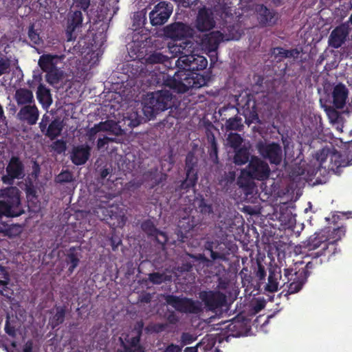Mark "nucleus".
<instances>
[{
	"label": "nucleus",
	"instance_id": "nucleus-58",
	"mask_svg": "<svg viewBox=\"0 0 352 352\" xmlns=\"http://www.w3.org/2000/svg\"><path fill=\"white\" fill-rule=\"evenodd\" d=\"M10 66V64L9 60L0 58V76L8 72Z\"/></svg>",
	"mask_w": 352,
	"mask_h": 352
},
{
	"label": "nucleus",
	"instance_id": "nucleus-40",
	"mask_svg": "<svg viewBox=\"0 0 352 352\" xmlns=\"http://www.w3.org/2000/svg\"><path fill=\"white\" fill-rule=\"evenodd\" d=\"M250 159L249 150L245 147L239 148L235 150L234 162L236 165L245 164Z\"/></svg>",
	"mask_w": 352,
	"mask_h": 352
},
{
	"label": "nucleus",
	"instance_id": "nucleus-37",
	"mask_svg": "<svg viewBox=\"0 0 352 352\" xmlns=\"http://www.w3.org/2000/svg\"><path fill=\"white\" fill-rule=\"evenodd\" d=\"M63 78V72L58 67L46 72V81L51 85H58Z\"/></svg>",
	"mask_w": 352,
	"mask_h": 352
},
{
	"label": "nucleus",
	"instance_id": "nucleus-8",
	"mask_svg": "<svg viewBox=\"0 0 352 352\" xmlns=\"http://www.w3.org/2000/svg\"><path fill=\"white\" fill-rule=\"evenodd\" d=\"M164 300L167 305L180 313L197 314L201 311L200 302L192 298L167 294L164 296Z\"/></svg>",
	"mask_w": 352,
	"mask_h": 352
},
{
	"label": "nucleus",
	"instance_id": "nucleus-29",
	"mask_svg": "<svg viewBox=\"0 0 352 352\" xmlns=\"http://www.w3.org/2000/svg\"><path fill=\"white\" fill-rule=\"evenodd\" d=\"M80 249L79 247H71L66 254L65 262L68 267V272L72 274L80 263Z\"/></svg>",
	"mask_w": 352,
	"mask_h": 352
},
{
	"label": "nucleus",
	"instance_id": "nucleus-20",
	"mask_svg": "<svg viewBox=\"0 0 352 352\" xmlns=\"http://www.w3.org/2000/svg\"><path fill=\"white\" fill-rule=\"evenodd\" d=\"M256 13L258 21L262 26H272L278 19V13L274 10L267 8L263 4L256 6Z\"/></svg>",
	"mask_w": 352,
	"mask_h": 352
},
{
	"label": "nucleus",
	"instance_id": "nucleus-26",
	"mask_svg": "<svg viewBox=\"0 0 352 352\" xmlns=\"http://www.w3.org/2000/svg\"><path fill=\"white\" fill-rule=\"evenodd\" d=\"M122 122H119V123H117L113 120L100 122L93 128V130H94L96 133L98 131H111L116 135H122L127 131L122 126Z\"/></svg>",
	"mask_w": 352,
	"mask_h": 352
},
{
	"label": "nucleus",
	"instance_id": "nucleus-51",
	"mask_svg": "<svg viewBox=\"0 0 352 352\" xmlns=\"http://www.w3.org/2000/svg\"><path fill=\"white\" fill-rule=\"evenodd\" d=\"M51 147L56 153L61 154L65 151L67 145L63 140H57L52 144Z\"/></svg>",
	"mask_w": 352,
	"mask_h": 352
},
{
	"label": "nucleus",
	"instance_id": "nucleus-6",
	"mask_svg": "<svg viewBox=\"0 0 352 352\" xmlns=\"http://www.w3.org/2000/svg\"><path fill=\"white\" fill-rule=\"evenodd\" d=\"M92 213L100 221H105L114 226L119 227L125 223L124 210L118 204H110L109 200L100 201L99 204L92 208Z\"/></svg>",
	"mask_w": 352,
	"mask_h": 352
},
{
	"label": "nucleus",
	"instance_id": "nucleus-64",
	"mask_svg": "<svg viewBox=\"0 0 352 352\" xmlns=\"http://www.w3.org/2000/svg\"><path fill=\"white\" fill-rule=\"evenodd\" d=\"M167 320L169 323L175 324L179 321V318L174 311H170L167 315Z\"/></svg>",
	"mask_w": 352,
	"mask_h": 352
},
{
	"label": "nucleus",
	"instance_id": "nucleus-49",
	"mask_svg": "<svg viewBox=\"0 0 352 352\" xmlns=\"http://www.w3.org/2000/svg\"><path fill=\"white\" fill-rule=\"evenodd\" d=\"M28 38L34 45H39L42 41L40 34L37 30L34 29V25L31 24L28 28Z\"/></svg>",
	"mask_w": 352,
	"mask_h": 352
},
{
	"label": "nucleus",
	"instance_id": "nucleus-3",
	"mask_svg": "<svg viewBox=\"0 0 352 352\" xmlns=\"http://www.w3.org/2000/svg\"><path fill=\"white\" fill-rule=\"evenodd\" d=\"M328 232L327 236L323 232H315L302 243V248L307 250H312L315 261L319 263L334 260L341 252L338 242L345 235L346 228L340 226Z\"/></svg>",
	"mask_w": 352,
	"mask_h": 352
},
{
	"label": "nucleus",
	"instance_id": "nucleus-43",
	"mask_svg": "<svg viewBox=\"0 0 352 352\" xmlns=\"http://www.w3.org/2000/svg\"><path fill=\"white\" fill-rule=\"evenodd\" d=\"M219 118L221 121L228 120L229 118L235 116V115L238 114L239 111L238 109L235 108L234 106H226L223 107L219 110Z\"/></svg>",
	"mask_w": 352,
	"mask_h": 352
},
{
	"label": "nucleus",
	"instance_id": "nucleus-14",
	"mask_svg": "<svg viewBox=\"0 0 352 352\" xmlns=\"http://www.w3.org/2000/svg\"><path fill=\"white\" fill-rule=\"evenodd\" d=\"M83 21L82 12L80 10H70L67 14L65 34L67 41H72L76 38V30L82 27Z\"/></svg>",
	"mask_w": 352,
	"mask_h": 352
},
{
	"label": "nucleus",
	"instance_id": "nucleus-28",
	"mask_svg": "<svg viewBox=\"0 0 352 352\" xmlns=\"http://www.w3.org/2000/svg\"><path fill=\"white\" fill-rule=\"evenodd\" d=\"M327 158H329L330 160V164L328 166V169L329 170H334L335 168L346 166L347 164H349V162H346L345 160L343 159L342 154L340 152L335 151L330 153L329 155H327L326 158H320V166H322L325 162Z\"/></svg>",
	"mask_w": 352,
	"mask_h": 352
},
{
	"label": "nucleus",
	"instance_id": "nucleus-38",
	"mask_svg": "<svg viewBox=\"0 0 352 352\" xmlns=\"http://www.w3.org/2000/svg\"><path fill=\"white\" fill-rule=\"evenodd\" d=\"M145 60L148 65H165L166 63L169 62V58L167 56L164 55L162 52L155 51L148 54Z\"/></svg>",
	"mask_w": 352,
	"mask_h": 352
},
{
	"label": "nucleus",
	"instance_id": "nucleus-7",
	"mask_svg": "<svg viewBox=\"0 0 352 352\" xmlns=\"http://www.w3.org/2000/svg\"><path fill=\"white\" fill-rule=\"evenodd\" d=\"M198 157L193 152H188L185 159L186 178L176 188V191L188 192L193 188L198 180Z\"/></svg>",
	"mask_w": 352,
	"mask_h": 352
},
{
	"label": "nucleus",
	"instance_id": "nucleus-33",
	"mask_svg": "<svg viewBox=\"0 0 352 352\" xmlns=\"http://www.w3.org/2000/svg\"><path fill=\"white\" fill-rule=\"evenodd\" d=\"M36 98L43 108L47 109L52 103L50 90L42 83H40L36 91Z\"/></svg>",
	"mask_w": 352,
	"mask_h": 352
},
{
	"label": "nucleus",
	"instance_id": "nucleus-23",
	"mask_svg": "<svg viewBox=\"0 0 352 352\" xmlns=\"http://www.w3.org/2000/svg\"><path fill=\"white\" fill-rule=\"evenodd\" d=\"M222 39V33L219 31H214L204 35L201 39V45L209 52H214L217 50Z\"/></svg>",
	"mask_w": 352,
	"mask_h": 352
},
{
	"label": "nucleus",
	"instance_id": "nucleus-21",
	"mask_svg": "<svg viewBox=\"0 0 352 352\" xmlns=\"http://www.w3.org/2000/svg\"><path fill=\"white\" fill-rule=\"evenodd\" d=\"M141 228L148 236L154 238L155 241L161 245H164L168 241L166 234L158 230L151 219L144 221L141 224Z\"/></svg>",
	"mask_w": 352,
	"mask_h": 352
},
{
	"label": "nucleus",
	"instance_id": "nucleus-41",
	"mask_svg": "<svg viewBox=\"0 0 352 352\" xmlns=\"http://www.w3.org/2000/svg\"><path fill=\"white\" fill-rule=\"evenodd\" d=\"M225 129L227 131H241L243 128V124L242 122V118L238 116V114L235 115V116L229 118L225 122Z\"/></svg>",
	"mask_w": 352,
	"mask_h": 352
},
{
	"label": "nucleus",
	"instance_id": "nucleus-32",
	"mask_svg": "<svg viewBox=\"0 0 352 352\" xmlns=\"http://www.w3.org/2000/svg\"><path fill=\"white\" fill-rule=\"evenodd\" d=\"M15 100L19 106L29 105L34 102L33 93L26 88H20L16 91Z\"/></svg>",
	"mask_w": 352,
	"mask_h": 352
},
{
	"label": "nucleus",
	"instance_id": "nucleus-60",
	"mask_svg": "<svg viewBox=\"0 0 352 352\" xmlns=\"http://www.w3.org/2000/svg\"><path fill=\"white\" fill-rule=\"evenodd\" d=\"M114 139L109 137H104L103 138H99L98 140V148H102L106 144H108L109 142H113Z\"/></svg>",
	"mask_w": 352,
	"mask_h": 352
},
{
	"label": "nucleus",
	"instance_id": "nucleus-1",
	"mask_svg": "<svg viewBox=\"0 0 352 352\" xmlns=\"http://www.w3.org/2000/svg\"><path fill=\"white\" fill-rule=\"evenodd\" d=\"M176 66L178 71L171 76L164 72L152 75V79L157 85L168 87L178 94H183L190 89H199L207 85L210 80L208 75L197 71L204 70L208 65V60L197 54L190 56H179Z\"/></svg>",
	"mask_w": 352,
	"mask_h": 352
},
{
	"label": "nucleus",
	"instance_id": "nucleus-18",
	"mask_svg": "<svg viewBox=\"0 0 352 352\" xmlns=\"http://www.w3.org/2000/svg\"><path fill=\"white\" fill-rule=\"evenodd\" d=\"M213 13L210 9L204 7L199 10L195 27L199 32H206L215 26Z\"/></svg>",
	"mask_w": 352,
	"mask_h": 352
},
{
	"label": "nucleus",
	"instance_id": "nucleus-19",
	"mask_svg": "<svg viewBox=\"0 0 352 352\" xmlns=\"http://www.w3.org/2000/svg\"><path fill=\"white\" fill-rule=\"evenodd\" d=\"M206 250L210 252V258L215 261H228V256L230 254V250L223 242H219L217 240L207 241L205 245Z\"/></svg>",
	"mask_w": 352,
	"mask_h": 352
},
{
	"label": "nucleus",
	"instance_id": "nucleus-45",
	"mask_svg": "<svg viewBox=\"0 0 352 352\" xmlns=\"http://www.w3.org/2000/svg\"><path fill=\"white\" fill-rule=\"evenodd\" d=\"M74 177L72 171L69 170H63L55 177L54 181L57 184H64L74 182Z\"/></svg>",
	"mask_w": 352,
	"mask_h": 352
},
{
	"label": "nucleus",
	"instance_id": "nucleus-2",
	"mask_svg": "<svg viewBox=\"0 0 352 352\" xmlns=\"http://www.w3.org/2000/svg\"><path fill=\"white\" fill-rule=\"evenodd\" d=\"M6 174L1 176L3 184L10 186L0 189V233H8L9 226L2 222V218L17 217L25 213L21 203L20 190L12 185L16 179H23L25 165L19 156L12 155L6 167Z\"/></svg>",
	"mask_w": 352,
	"mask_h": 352
},
{
	"label": "nucleus",
	"instance_id": "nucleus-46",
	"mask_svg": "<svg viewBox=\"0 0 352 352\" xmlns=\"http://www.w3.org/2000/svg\"><path fill=\"white\" fill-rule=\"evenodd\" d=\"M226 140L228 145L236 150L240 148L243 140L241 135L236 133H230Z\"/></svg>",
	"mask_w": 352,
	"mask_h": 352
},
{
	"label": "nucleus",
	"instance_id": "nucleus-36",
	"mask_svg": "<svg viewBox=\"0 0 352 352\" xmlns=\"http://www.w3.org/2000/svg\"><path fill=\"white\" fill-rule=\"evenodd\" d=\"M226 270L225 267L219 263L214 268V275L218 277L217 278V287L220 289H226L229 285V279L224 276Z\"/></svg>",
	"mask_w": 352,
	"mask_h": 352
},
{
	"label": "nucleus",
	"instance_id": "nucleus-42",
	"mask_svg": "<svg viewBox=\"0 0 352 352\" xmlns=\"http://www.w3.org/2000/svg\"><path fill=\"white\" fill-rule=\"evenodd\" d=\"M237 184L246 195L252 194L255 188L254 182L242 177H239Z\"/></svg>",
	"mask_w": 352,
	"mask_h": 352
},
{
	"label": "nucleus",
	"instance_id": "nucleus-16",
	"mask_svg": "<svg viewBox=\"0 0 352 352\" xmlns=\"http://www.w3.org/2000/svg\"><path fill=\"white\" fill-rule=\"evenodd\" d=\"M349 34V26L347 23H342L336 27L331 32L328 44L330 47L338 49L346 41Z\"/></svg>",
	"mask_w": 352,
	"mask_h": 352
},
{
	"label": "nucleus",
	"instance_id": "nucleus-31",
	"mask_svg": "<svg viewBox=\"0 0 352 352\" xmlns=\"http://www.w3.org/2000/svg\"><path fill=\"white\" fill-rule=\"evenodd\" d=\"M300 52L301 51L297 48L285 50L282 47H276L272 50V54L278 62H280L284 58H298Z\"/></svg>",
	"mask_w": 352,
	"mask_h": 352
},
{
	"label": "nucleus",
	"instance_id": "nucleus-4",
	"mask_svg": "<svg viewBox=\"0 0 352 352\" xmlns=\"http://www.w3.org/2000/svg\"><path fill=\"white\" fill-rule=\"evenodd\" d=\"M308 255L311 261L307 263L304 267H299L302 263H296L292 267L285 269V276L289 281L292 282L288 286L287 292L289 294L298 292L306 283L308 276L310 275L309 270L314 267L316 265H322L317 263L312 254V250H307Z\"/></svg>",
	"mask_w": 352,
	"mask_h": 352
},
{
	"label": "nucleus",
	"instance_id": "nucleus-48",
	"mask_svg": "<svg viewBox=\"0 0 352 352\" xmlns=\"http://www.w3.org/2000/svg\"><path fill=\"white\" fill-rule=\"evenodd\" d=\"M146 23V12H138L134 14L133 16V26H135L136 28H142L144 27V25Z\"/></svg>",
	"mask_w": 352,
	"mask_h": 352
},
{
	"label": "nucleus",
	"instance_id": "nucleus-39",
	"mask_svg": "<svg viewBox=\"0 0 352 352\" xmlns=\"http://www.w3.org/2000/svg\"><path fill=\"white\" fill-rule=\"evenodd\" d=\"M55 309L56 313L50 319V322L53 328H55L64 322L67 311L65 306H56Z\"/></svg>",
	"mask_w": 352,
	"mask_h": 352
},
{
	"label": "nucleus",
	"instance_id": "nucleus-47",
	"mask_svg": "<svg viewBox=\"0 0 352 352\" xmlns=\"http://www.w3.org/2000/svg\"><path fill=\"white\" fill-rule=\"evenodd\" d=\"M16 321L14 320H10V317L7 316L4 330L6 333L12 338H15L16 336Z\"/></svg>",
	"mask_w": 352,
	"mask_h": 352
},
{
	"label": "nucleus",
	"instance_id": "nucleus-11",
	"mask_svg": "<svg viewBox=\"0 0 352 352\" xmlns=\"http://www.w3.org/2000/svg\"><path fill=\"white\" fill-rule=\"evenodd\" d=\"M270 174V168L267 162L253 156L247 167L248 176L253 179L263 181L267 179Z\"/></svg>",
	"mask_w": 352,
	"mask_h": 352
},
{
	"label": "nucleus",
	"instance_id": "nucleus-61",
	"mask_svg": "<svg viewBox=\"0 0 352 352\" xmlns=\"http://www.w3.org/2000/svg\"><path fill=\"white\" fill-rule=\"evenodd\" d=\"M110 242H111V245L112 247L113 250H116L118 248V246L121 244L122 241L118 236H112L110 238Z\"/></svg>",
	"mask_w": 352,
	"mask_h": 352
},
{
	"label": "nucleus",
	"instance_id": "nucleus-52",
	"mask_svg": "<svg viewBox=\"0 0 352 352\" xmlns=\"http://www.w3.org/2000/svg\"><path fill=\"white\" fill-rule=\"evenodd\" d=\"M208 155H209V160L214 164H219L218 145H217V144L210 145V147L208 148Z\"/></svg>",
	"mask_w": 352,
	"mask_h": 352
},
{
	"label": "nucleus",
	"instance_id": "nucleus-12",
	"mask_svg": "<svg viewBox=\"0 0 352 352\" xmlns=\"http://www.w3.org/2000/svg\"><path fill=\"white\" fill-rule=\"evenodd\" d=\"M173 12V6L170 3L162 1L155 5L149 13V19L153 26L164 25L169 19Z\"/></svg>",
	"mask_w": 352,
	"mask_h": 352
},
{
	"label": "nucleus",
	"instance_id": "nucleus-54",
	"mask_svg": "<svg viewBox=\"0 0 352 352\" xmlns=\"http://www.w3.org/2000/svg\"><path fill=\"white\" fill-rule=\"evenodd\" d=\"M149 280L155 285H160L165 281V276L163 274H160L159 272H153L151 273L148 275Z\"/></svg>",
	"mask_w": 352,
	"mask_h": 352
},
{
	"label": "nucleus",
	"instance_id": "nucleus-62",
	"mask_svg": "<svg viewBox=\"0 0 352 352\" xmlns=\"http://www.w3.org/2000/svg\"><path fill=\"white\" fill-rule=\"evenodd\" d=\"M256 276L260 280H265V276H266V272L263 265H258V270L256 272Z\"/></svg>",
	"mask_w": 352,
	"mask_h": 352
},
{
	"label": "nucleus",
	"instance_id": "nucleus-10",
	"mask_svg": "<svg viewBox=\"0 0 352 352\" xmlns=\"http://www.w3.org/2000/svg\"><path fill=\"white\" fill-rule=\"evenodd\" d=\"M143 328V321H138L133 331L135 333V336L132 337L128 336L126 338V342L120 338L121 344L120 348L118 349L117 352H145L144 348L139 344Z\"/></svg>",
	"mask_w": 352,
	"mask_h": 352
},
{
	"label": "nucleus",
	"instance_id": "nucleus-55",
	"mask_svg": "<svg viewBox=\"0 0 352 352\" xmlns=\"http://www.w3.org/2000/svg\"><path fill=\"white\" fill-rule=\"evenodd\" d=\"M193 265V261L184 259L177 269L180 272H188L192 270Z\"/></svg>",
	"mask_w": 352,
	"mask_h": 352
},
{
	"label": "nucleus",
	"instance_id": "nucleus-50",
	"mask_svg": "<svg viewBox=\"0 0 352 352\" xmlns=\"http://www.w3.org/2000/svg\"><path fill=\"white\" fill-rule=\"evenodd\" d=\"M178 226L182 232H188L195 228V224L194 222L190 221L189 217H184L179 221Z\"/></svg>",
	"mask_w": 352,
	"mask_h": 352
},
{
	"label": "nucleus",
	"instance_id": "nucleus-53",
	"mask_svg": "<svg viewBox=\"0 0 352 352\" xmlns=\"http://www.w3.org/2000/svg\"><path fill=\"white\" fill-rule=\"evenodd\" d=\"M188 256L191 258H195V256L192 254H188ZM198 260L201 261L205 266L207 267H210V269H212L213 267H215L216 262L215 261L211 259H209L208 258L206 257L204 254H199L197 257H196Z\"/></svg>",
	"mask_w": 352,
	"mask_h": 352
},
{
	"label": "nucleus",
	"instance_id": "nucleus-27",
	"mask_svg": "<svg viewBox=\"0 0 352 352\" xmlns=\"http://www.w3.org/2000/svg\"><path fill=\"white\" fill-rule=\"evenodd\" d=\"M61 56L57 54H44L39 57L38 65L43 72H47L57 67Z\"/></svg>",
	"mask_w": 352,
	"mask_h": 352
},
{
	"label": "nucleus",
	"instance_id": "nucleus-56",
	"mask_svg": "<svg viewBox=\"0 0 352 352\" xmlns=\"http://www.w3.org/2000/svg\"><path fill=\"white\" fill-rule=\"evenodd\" d=\"M90 1L91 0H74V8L87 12L90 6Z\"/></svg>",
	"mask_w": 352,
	"mask_h": 352
},
{
	"label": "nucleus",
	"instance_id": "nucleus-15",
	"mask_svg": "<svg viewBox=\"0 0 352 352\" xmlns=\"http://www.w3.org/2000/svg\"><path fill=\"white\" fill-rule=\"evenodd\" d=\"M199 298L209 310H214L224 305L226 296L218 291H204L200 292Z\"/></svg>",
	"mask_w": 352,
	"mask_h": 352
},
{
	"label": "nucleus",
	"instance_id": "nucleus-44",
	"mask_svg": "<svg viewBox=\"0 0 352 352\" xmlns=\"http://www.w3.org/2000/svg\"><path fill=\"white\" fill-rule=\"evenodd\" d=\"M10 278L6 267L0 265V294L3 295V292L8 289Z\"/></svg>",
	"mask_w": 352,
	"mask_h": 352
},
{
	"label": "nucleus",
	"instance_id": "nucleus-35",
	"mask_svg": "<svg viewBox=\"0 0 352 352\" xmlns=\"http://www.w3.org/2000/svg\"><path fill=\"white\" fill-rule=\"evenodd\" d=\"M195 44L190 41H184L174 47L173 52L179 54V56H190L195 54Z\"/></svg>",
	"mask_w": 352,
	"mask_h": 352
},
{
	"label": "nucleus",
	"instance_id": "nucleus-34",
	"mask_svg": "<svg viewBox=\"0 0 352 352\" xmlns=\"http://www.w3.org/2000/svg\"><path fill=\"white\" fill-rule=\"evenodd\" d=\"M63 128L64 124L63 121L59 118H55L49 124L44 134L51 140H54L60 135Z\"/></svg>",
	"mask_w": 352,
	"mask_h": 352
},
{
	"label": "nucleus",
	"instance_id": "nucleus-57",
	"mask_svg": "<svg viewBox=\"0 0 352 352\" xmlns=\"http://www.w3.org/2000/svg\"><path fill=\"white\" fill-rule=\"evenodd\" d=\"M165 329V325L163 324L156 323V324H151L148 325L145 330L149 333H159L164 331Z\"/></svg>",
	"mask_w": 352,
	"mask_h": 352
},
{
	"label": "nucleus",
	"instance_id": "nucleus-59",
	"mask_svg": "<svg viewBox=\"0 0 352 352\" xmlns=\"http://www.w3.org/2000/svg\"><path fill=\"white\" fill-rule=\"evenodd\" d=\"M49 120H50V117L48 116H47L46 114H45L43 116L41 122L39 123V128L41 129V131L43 133H44L45 132L46 129H47V124H48Z\"/></svg>",
	"mask_w": 352,
	"mask_h": 352
},
{
	"label": "nucleus",
	"instance_id": "nucleus-63",
	"mask_svg": "<svg viewBox=\"0 0 352 352\" xmlns=\"http://www.w3.org/2000/svg\"><path fill=\"white\" fill-rule=\"evenodd\" d=\"M206 137H207V140H208V143L210 144V145L217 144L214 134L210 130L208 129L206 131Z\"/></svg>",
	"mask_w": 352,
	"mask_h": 352
},
{
	"label": "nucleus",
	"instance_id": "nucleus-9",
	"mask_svg": "<svg viewBox=\"0 0 352 352\" xmlns=\"http://www.w3.org/2000/svg\"><path fill=\"white\" fill-rule=\"evenodd\" d=\"M258 153L271 164L279 165L283 160V150L276 142L267 143L260 141L256 144Z\"/></svg>",
	"mask_w": 352,
	"mask_h": 352
},
{
	"label": "nucleus",
	"instance_id": "nucleus-30",
	"mask_svg": "<svg viewBox=\"0 0 352 352\" xmlns=\"http://www.w3.org/2000/svg\"><path fill=\"white\" fill-rule=\"evenodd\" d=\"M144 118L137 111L131 110L126 112L122 119V126L125 130L129 131L140 125Z\"/></svg>",
	"mask_w": 352,
	"mask_h": 352
},
{
	"label": "nucleus",
	"instance_id": "nucleus-17",
	"mask_svg": "<svg viewBox=\"0 0 352 352\" xmlns=\"http://www.w3.org/2000/svg\"><path fill=\"white\" fill-rule=\"evenodd\" d=\"M292 282L289 281L284 275L282 278L280 267L274 266L269 270L268 283L265 286V289L270 292H275L278 291V287H283L285 284H288L287 287Z\"/></svg>",
	"mask_w": 352,
	"mask_h": 352
},
{
	"label": "nucleus",
	"instance_id": "nucleus-5",
	"mask_svg": "<svg viewBox=\"0 0 352 352\" xmlns=\"http://www.w3.org/2000/svg\"><path fill=\"white\" fill-rule=\"evenodd\" d=\"M173 94L168 90H160L147 95L142 111L148 120H151L161 111L172 107Z\"/></svg>",
	"mask_w": 352,
	"mask_h": 352
},
{
	"label": "nucleus",
	"instance_id": "nucleus-13",
	"mask_svg": "<svg viewBox=\"0 0 352 352\" xmlns=\"http://www.w3.org/2000/svg\"><path fill=\"white\" fill-rule=\"evenodd\" d=\"M164 33L167 37L177 41L192 37L194 30L188 24L178 21L166 25Z\"/></svg>",
	"mask_w": 352,
	"mask_h": 352
},
{
	"label": "nucleus",
	"instance_id": "nucleus-25",
	"mask_svg": "<svg viewBox=\"0 0 352 352\" xmlns=\"http://www.w3.org/2000/svg\"><path fill=\"white\" fill-rule=\"evenodd\" d=\"M349 90L346 87L340 82L337 84L332 92L333 103L336 108L342 109L346 104V100L348 98Z\"/></svg>",
	"mask_w": 352,
	"mask_h": 352
},
{
	"label": "nucleus",
	"instance_id": "nucleus-22",
	"mask_svg": "<svg viewBox=\"0 0 352 352\" xmlns=\"http://www.w3.org/2000/svg\"><path fill=\"white\" fill-rule=\"evenodd\" d=\"M90 152L91 148L87 144L74 146L70 154V160L76 166L83 165L89 160Z\"/></svg>",
	"mask_w": 352,
	"mask_h": 352
},
{
	"label": "nucleus",
	"instance_id": "nucleus-24",
	"mask_svg": "<svg viewBox=\"0 0 352 352\" xmlns=\"http://www.w3.org/2000/svg\"><path fill=\"white\" fill-rule=\"evenodd\" d=\"M39 116L38 108L35 104L25 105L21 108L18 117L21 120L25 121L30 125L36 123Z\"/></svg>",
	"mask_w": 352,
	"mask_h": 352
}]
</instances>
